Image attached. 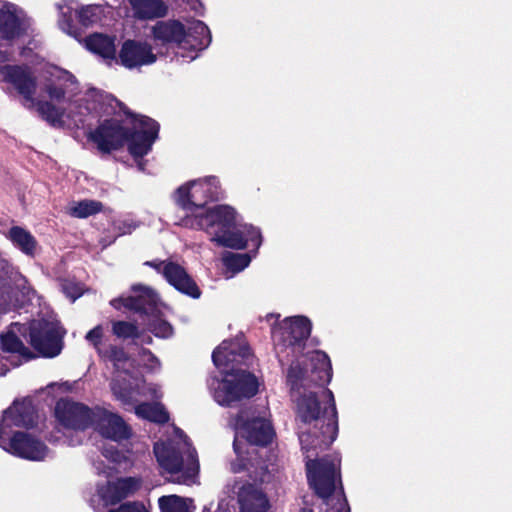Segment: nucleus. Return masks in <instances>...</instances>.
Instances as JSON below:
<instances>
[{"instance_id":"1","label":"nucleus","mask_w":512,"mask_h":512,"mask_svg":"<svg viewBox=\"0 0 512 512\" xmlns=\"http://www.w3.org/2000/svg\"><path fill=\"white\" fill-rule=\"evenodd\" d=\"M332 369L329 357L322 351H313L302 360L292 363L287 374L291 395L297 405V414L304 425L299 439L306 454L307 479L310 487L324 500L327 506H333L327 512H349L340 485V460L325 457L315 460L317 449L329 447L337 437L338 423L334 395L323 385L330 382Z\"/></svg>"},{"instance_id":"2","label":"nucleus","mask_w":512,"mask_h":512,"mask_svg":"<svg viewBox=\"0 0 512 512\" xmlns=\"http://www.w3.org/2000/svg\"><path fill=\"white\" fill-rule=\"evenodd\" d=\"M50 77L41 87V95L47 100L37 99L36 81L27 68L5 65L0 67V81L12 84L22 96V104L53 126L83 125L89 115H110L118 102L109 94L89 88L78 91L75 77L66 70L53 67Z\"/></svg>"},{"instance_id":"3","label":"nucleus","mask_w":512,"mask_h":512,"mask_svg":"<svg viewBox=\"0 0 512 512\" xmlns=\"http://www.w3.org/2000/svg\"><path fill=\"white\" fill-rule=\"evenodd\" d=\"M250 352L240 341H223L213 352L212 359L215 366L225 373L219 381L211 382L213 397L222 406H232L244 398L255 395L258 391L257 378L244 370L229 372L230 364L239 363L240 358L245 360Z\"/></svg>"},{"instance_id":"4","label":"nucleus","mask_w":512,"mask_h":512,"mask_svg":"<svg viewBox=\"0 0 512 512\" xmlns=\"http://www.w3.org/2000/svg\"><path fill=\"white\" fill-rule=\"evenodd\" d=\"M184 227L206 230L212 235V241L233 249H243L248 242L258 248L262 242L260 231L251 225L239 224L237 214L230 206H215L204 216L190 217Z\"/></svg>"},{"instance_id":"5","label":"nucleus","mask_w":512,"mask_h":512,"mask_svg":"<svg viewBox=\"0 0 512 512\" xmlns=\"http://www.w3.org/2000/svg\"><path fill=\"white\" fill-rule=\"evenodd\" d=\"M154 454L162 475L177 484L196 483L199 461L195 448L179 428H172V435L166 441L154 445Z\"/></svg>"},{"instance_id":"6","label":"nucleus","mask_w":512,"mask_h":512,"mask_svg":"<svg viewBox=\"0 0 512 512\" xmlns=\"http://www.w3.org/2000/svg\"><path fill=\"white\" fill-rule=\"evenodd\" d=\"M131 124L134 132L128 138L126 128L119 125L116 120L103 122L95 131L91 132L89 138L97 145L99 150L110 152L123 145L129 140L128 149L135 159L146 155L158 134V124L147 117H132Z\"/></svg>"},{"instance_id":"7","label":"nucleus","mask_w":512,"mask_h":512,"mask_svg":"<svg viewBox=\"0 0 512 512\" xmlns=\"http://www.w3.org/2000/svg\"><path fill=\"white\" fill-rule=\"evenodd\" d=\"M28 330L29 342L39 354L44 357H55L61 352V328L58 323L48 320H34L29 327L24 324H12L10 331L1 336L2 348L7 352L17 353L25 359H30L31 352L16 335L20 333L26 337Z\"/></svg>"},{"instance_id":"8","label":"nucleus","mask_w":512,"mask_h":512,"mask_svg":"<svg viewBox=\"0 0 512 512\" xmlns=\"http://www.w3.org/2000/svg\"><path fill=\"white\" fill-rule=\"evenodd\" d=\"M32 420L28 415V407L15 403L4 411L0 422V447L21 458L31 461L45 460L50 451L37 437L30 433L17 432L12 436L10 428L13 426H29Z\"/></svg>"},{"instance_id":"9","label":"nucleus","mask_w":512,"mask_h":512,"mask_svg":"<svg viewBox=\"0 0 512 512\" xmlns=\"http://www.w3.org/2000/svg\"><path fill=\"white\" fill-rule=\"evenodd\" d=\"M86 340L90 342L100 355L107 356L116 369L112 380L111 389L114 396L125 405H133L137 399L138 380L133 378L128 370L132 365L123 350L111 347L108 352L102 350L103 328L96 326L86 334Z\"/></svg>"},{"instance_id":"10","label":"nucleus","mask_w":512,"mask_h":512,"mask_svg":"<svg viewBox=\"0 0 512 512\" xmlns=\"http://www.w3.org/2000/svg\"><path fill=\"white\" fill-rule=\"evenodd\" d=\"M235 430L236 436L233 443L234 451L241 461L244 460L241 441L239 438L245 439L253 445H267L272 441L274 430L270 422V414L266 409L257 411L249 408L240 412L234 422H231Z\"/></svg>"},{"instance_id":"11","label":"nucleus","mask_w":512,"mask_h":512,"mask_svg":"<svg viewBox=\"0 0 512 512\" xmlns=\"http://www.w3.org/2000/svg\"><path fill=\"white\" fill-rule=\"evenodd\" d=\"M133 292V296L113 299L111 305L116 309L125 307L150 315L151 319L148 323L149 331L159 338L172 336V326L160 317L163 305L158 295L152 289L145 286H135L133 287Z\"/></svg>"},{"instance_id":"12","label":"nucleus","mask_w":512,"mask_h":512,"mask_svg":"<svg viewBox=\"0 0 512 512\" xmlns=\"http://www.w3.org/2000/svg\"><path fill=\"white\" fill-rule=\"evenodd\" d=\"M219 194V181L214 176H209L190 181L178 188L176 202L186 211L185 217L179 223L184 226L188 218H195L197 215H206L215 207L206 209L204 205Z\"/></svg>"},{"instance_id":"13","label":"nucleus","mask_w":512,"mask_h":512,"mask_svg":"<svg viewBox=\"0 0 512 512\" xmlns=\"http://www.w3.org/2000/svg\"><path fill=\"white\" fill-rule=\"evenodd\" d=\"M311 332V323L308 318L294 316L286 318L278 327L272 330L276 352L280 361L281 354L287 349L293 353L299 351L302 341L306 340Z\"/></svg>"},{"instance_id":"14","label":"nucleus","mask_w":512,"mask_h":512,"mask_svg":"<svg viewBox=\"0 0 512 512\" xmlns=\"http://www.w3.org/2000/svg\"><path fill=\"white\" fill-rule=\"evenodd\" d=\"M55 417L60 425L66 429L84 430L90 424H93V411L87 406L61 399L55 406Z\"/></svg>"},{"instance_id":"15","label":"nucleus","mask_w":512,"mask_h":512,"mask_svg":"<svg viewBox=\"0 0 512 512\" xmlns=\"http://www.w3.org/2000/svg\"><path fill=\"white\" fill-rule=\"evenodd\" d=\"M30 23L25 12L12 3L0 7V39L12 41L27 31Z\"/></svg>"},{"instance_id":"16","label":"nucleus","mask_w":512,"mask_h":512,"mask_svg":"<svg viewBox=\"0 0 512 512\" xmlns=\"http://www.w3.org/2000/svg\"><path fill=\"white\" fill-rule=\"evenodd\" d=\"M93 424L96 430L105 438L121 441L130 436V429L117 414L106 409L98 408L93 411Z\"/></svg>"},{"instance_id":"17","label":"nucleus","mask_w":512,"mask_h":512,"mask_svg":"<svg viewBox=\"0 0 512 512\" xmlns=\"http://www.w3.org/2000/svg\"><path fill=\"white\" fill-rule=\"evenodd\" d=\"M232 490L237 494L241 512H267L269 500L256 485L236 480Z\"/></svg>"},{"instance_id":"18","label":"nucleus","mask_w":512,"mask_h":512,"mask_svg":"<svg viewBox=\"0 0 512 512\" xmlns=\"http://www.w3.org/2000/svg\"><path fill=\"white\" fill-rule=\"evenodd\" d=\"M146 265L162 271L166 280L177 290L193 298L200 296V291L185 269L173 262H146Z\"/></svg>"},{"instance_id":"19","label":"nucleus","mask_w":512,"mask_h":512,"mask_svg":"<svg viewBox=\"0 0 512 512\" xmlns=\"http://www.w3.org/2000/svg\"><path fill=\"white\" fill-rule=\"evenodd\" d=\"M156 58L148 44L134 40L125 41L119 53L120 63L129 69L153 64Z\"/></svg>"},{"instance_id":"20","label":"nucleus","mask_w":512,"mask_h":512,"mask_svg":"<svg viewBox=\"0 0 512 512\" xmlns=\"http://www.w3.org/2000/svg\"><path fill=\"white\" fill-rule=\"evenodd\" d=\"M139 487V481L135 478H120L116 481L108 480L105 486H99L97 496L104 506L115 504L127 497Z\"/></svg>"},{"instance_id":"21","label":"nucleus","mask_w":512,"mask_h":512,"mask_svg":"<svg viewBox=\"0 0 512 512\" xmlns=\"http://www.w3.org/2000/svg\"><path fill=\"white\" fill-rule=\"evenodd\" d=\"M153 35L155 40L163 43L174 42L185 49V28L176 20L158 22L153 27Z\"/></svg>"},{"instance_id":"22","label":"nucleus","mask_w":512,"mask_h":512,"mask_svg":"<svg viewBox=\"0 0 512 512\" xmlns=\"http://www.w3.org/2000/svg\"><path fill=\"white\" fill-rule=\"evenodd\" d=\"M133 15L139 19H154L166 16L167 5L162 0H129Z\"/></svg>"},{"instance_id":"23","label":"nucleus","mask_w":512,"mask_h":512,"mask_svg":"<svg viewBox=\"0 0 512 512\" xmlns=\"http://www.w3.org/2000/svg\"><path fill=\"white\" fill-rule=\"evenodd\" d=\"M185 36V49L202 50L211 42L208 27L199 20H193L189 23L188 30H185Z\"/></svg>"},{"instance_id":"24","label":"nucleus","mask_w":512,"mask_h":512,"mask_svg":"<svg viewBox=\"0 0 512 512\" xmlns=\"http://www.w3.org/2000/svg\"><path fill=\"white\" fill-rule=\"evenodd\" d=\"M86 48L101 56L104 59L118 61L116 58V48L114 39L103 34L95 33L85 40Z\"/></svg>"},{"instance_id":"25","label":"nucleus","mask_w":512,"mask_h":512,"mask_svg":"<svg viewBox=\"0 0 512 512\" xmlns=\"http://www.w3.org/2000/svg\"><path fill=\"white\" fill-rule=\"evenodd\" d=\"M9 238L15 246L27 255H34L37 248L35 238L21 227H13L9 231Z\"/></svg>"},{"instance_id":"26","label":"nucleus","mask_w":512,"mask_h":512,"mask_svg":"<svg viewBox=\"0 0 512 512\" xmlns=\"http://www.w3.org/2000/svg\"><path fill=\"white\" fill-rule=\"evenodd\" d=\"M159 506L162 512H193L195 509L192 499L177 495L162 496Z\"/></svg>"},{"instance_id":"27","label":"nucleus","mask_w":512,"mask_h":512,"mask_svg":"<svg viewBox=\"0 0 512 512\" xmlns=\"http://www.w3.org/2000/svg\"><path fill=\"white\" fill-rule=\"evenodd\" d=\"M135 413L138 417L147 419L149 421L163 423L168 420V414L164 407L159 404L143 403L135 407Z\"/></svg>"},{"instance_id":"28","label":"nucleus","mask_w":512,"mask_h":512,"mask_svg":"<svg viewBox=\"0 0 512 512\" xmlns=\"http://www.w3.org/2000/svg\"><path fill=\"white\" fill-rule=\"evenodd\" d=\"M251 262L249 254H236L228 252L223 256V263L227 269L226 278H231L234 274L244 270Z\"/></svg>"},{"instance_id":"29","label":"nucleus","mask_w":512,"mask_h":512,"mask_svg":"<svg viewBox=\"0 0 512 512\" xmlns=\"http://www.w3.org/2000/svg\"><path fill=\"white\" fill-rule=\"evenodd\" d=\"M102 209V204L94 200H83L80 202H72L68 206V212L71 216L77 218H86L98 213Z\"/></svg>"},{"instance_id":"30","label":"nucleus","mask_w":512,"mask_h":512,"mask_svg":"<svg viewBox=\"0 0 512 512\" xmlns=\"http://www.w3.org/2000/svg\"><path fill=\"white\" fill-rule=\"evenodd\" d=\"M104 10L99 5H87L78 11V18L83 26H92L101 22Z\"/></svg>"},{"instance_id":"31","label":"nucleus","mask_w":512,"mask_h":512,"mask_svg":"<svg viewBox=\"0 0 512 512\" xmlns=\"http://www.w3.org/2000/svg\"><path fill=\"white\" fill-rule=\"evenodd\" d=\"M113 332L118 337H123V338H129V337L138 338L139 337L138 327L133 323H129V322H125V321L115 322L113 324Z\"/></svg>"},{"instance_id":"32","label":"nucleus","mask_w":512,"mask_h":512,"mask_svg":"<svg viewBox=\"0 0 512 512\" xmlns=\"http://www.w3.org/2000/svg\"><path fill=\"white\" fill-rule=\"evenodd\" d=\"M113 226L117 235L121 236L131 233L138 225L133 219L125 217L115 220Z\"/></svg>"},{"instance_id":"33","label":"nucleus","mask_w":512,"mask_h":512,"mask_svg":"<svg viewBox=\"0 0 512 512\" xmlns=\"http://www.w3.org/2000/svg\"><path fill=\"white\" fill-rule=\"evenodd\" d=\"M140 360L150 371H156L160 368L159 360L149 350L144 349L141 351Z\"/></svg>"},{"instance_id":"34","label":"nucleus","mask_w":512,"mask_h":512,"mask_svg":"<svg viewBox=\"0 0 512 512\" xmlns=\"http://www.w3.org/2000/svg\"><path fill=\"white\" fill-rule=\"evenodd\" d=\"M62 289L67 297L71 298L72 301H75L82 294V288L73 282L65 281L62 284Z\"/></svg>"},{"instance_id":"35","label":"nucleus","mask_w":512,"mask_h":512,"mask_svg":"<svg viewBox=\"0 0 512 512\" xmlns=\"http://www.w3.org/2000/svg\"><path fill=\"white\" fill-rule=\"evenodd\" d=\"M103 456L107 460L116 464H121L122 461L126 459L125 456L114 447L105 448L103 451Z\"/></svg>"},{"instance_id":"36","label":"nucleus","mask_w":512,"mask_h":512,"mask_svg":"<svg viewBox=\"0 0 512 512\" xmlns=\"http://www.w3.org/2000/svg\"><path fill=\"white\" fill-rule=\"evenodd\" d=\"M109 512H148L142 504L139 503H125L118 509Z\"/></svg>"},{"instance_id":"37","label":"nucleus","mask_w":512,"mask_h":512,"mask_svg":"<svg viewBox=\"0 0 512 512\" xmlns=\"http://www.w3.org/2000/svg\"><path fill=\"white\" fill-rule=\"evenodd\" d=\"M11 55H12V52H11L10 49H8V48H5V49L0 48V63H5V62L9 61Z\"/></svg>"},{"instance_id":"38","label":"nucleus","mask_w":512,"mask_h":512,"mask_svg":"<svg viewBox=\"0 0 512 512\" xmlns=\"http://www.w3.org/2000/svg\"><path fill=\"white\" fill-rule=\"evenodd\" d=\"M245 467V464L242 463V464H236V463H232L231 464V470L235 473L237 472H240L243 468Z\"/></svg>"},{"instance_id":"39","label":"nucleus","mask_w":512,"mask_h":512,"mask_svg":"<svg viewBox=\"0 0 512 512\" xmlns=\"http://www.w3.org/2000/svg\"><path fill=\"white\" fill-rule=\"evenodd\" d=\"M97 469L99 470V473H104V474H106L108 478H110V477L112 476V470H113L112 468H109V470H108V471H105V470L101 471V470H100V467H97Z\"/></svg>"},{"instance_id":"40","label":"nucleus","mask_w":512,"mask_h":512,"mask_svg":"<svg viewBox=\"0 0 512 512\" xmlns=\"http://www.w3.org/2000/svg\"><path fill=\"white\" fill-rule=\"evenodd\" d=\"M149 391H150V393H151L154 397H156V398H158V397L160 396V395H158V392H157V388H156V387H150V388H149Z\"/></svg>"},{"instance_id":"41","label":"nucleus","mask_w":512,"mask_h":512,"mask_svg":"<svg viewBox=\"0 0 512 512\" xmlns=\"http://www.w3.org/2000/svg\"><path fill=\"white\" fill-rule=\"evenodd\" d=\"M146 343H151V337H147V340H145Z\"/></svg>"},{"instance_id":"42","label":"nucleus","mask_w":512,"mask_h":512,"mask_svg":"<svg viewBox=\"0 0 512 512\" xmlns=\"http://www.w3.org/2000/svg\"><path fill=\"white\" fill-rule=\"evenodd\" d=\"M300 512H312V511L308 510V509H302Z\"/></svg>"},{"instance_id":"43","label":"nucleus","mask_w":512,"mask_h":512,"mask_svg":"<svg viewBox=\"0 0 512 512\" xmlns=\"http://www.w3.org/2000/svg\"><path fill=\"white\" fill-rule=\"evenodd\" d=\"M265 480H266V479H265V477H264V476H261V477H260V481H261V482H264Z\"/></svg>"},{"instance_id":"44","label":"nucleus","mask_w":512,"mask_h":512,"mask_svg":"<svg viewBox=\"0 0 512 512\" xmlns=\"http://www.w3.org/2000/svg\"><path fill=\"white\" fill-rule=\"evenodd\" d=\"M138 166H139L140 169H143L142 162H139Z\"/></svg>"}]
</instances>
